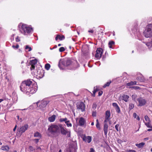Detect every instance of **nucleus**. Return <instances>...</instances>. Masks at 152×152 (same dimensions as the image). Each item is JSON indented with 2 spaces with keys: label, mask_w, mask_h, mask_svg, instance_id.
I'll return each mask as SVG.
<instances>
[{
  "label": "nucleus",
  "mask_w": 152,
  "mask_h": 152,
  "mask_svg": "<svg viewBox=\"0 0 152 152\" xmlns=\"http://www.w3.org/2000/svg\"><path fill=\"white\" fill-rule=\"evenodd\" d=\"M47 134L49 137L56 138L60 134L59 125L53 124L48 126Z\"/></svg>",
  "instance_id": "obj_1"
},
{
  "label": "nucleus",
  "mask_w": 152,
  "mask_h": 152,
  "mask_svg": "<svg viewBox=\"0 0 152 152\" xmlns=\"http://www.w3.org/2000/svg\"><path fill=\"white\" fill-rule=\"evenodd\" d=\"M20 90L24 93L29 96L35 93L37 91V87L36 86H32V87H28L24 84L21 83L20 86Z\"/></svg>",
  "instance_id": "obj_2"
},
{
  "label": "nucleus",
  "mask_w": 152,
  "mask_h": 152,
  "mask_svg": "<svg viewBox=\"0 0 152 152\" xmlns=\"http://www.w3.org/2000/svg\"><path fill=\"white\" fill-rule=\"evenodd\" d=\"M60 133L63 136H66V138H70L71 136V132L70 130H68L66 128L62 126L61 124H59Z\"/></svg>",
  "instance_id": "obj_3"
},
{
  "label": "nucleus",
  "mask_w": 152,
  "mask_h": 152,
  "mask_svg": "<svg viewBox=\"0 0 152 152\" xmlns=\"http://www.w3.org/2000/svg\"><path fill=\"white\" fill-rule=\"evenodd\" d=\"M144 36L146 38L152 36V24L148 25L147 28L143 32Z\"/></svg>",
  "instance_id": "obj_4"
},
{
  "label": "nucleus",
  "mask_w": 152,
  "mask_h": 152,
  "mask_svg": "<svg viewBox=\"0 0 152 152\" xmlns=\"http://www.w3.org/2000/svg\"><path fill=\"white\" fill-rule=\"evenodd\" d=\"M32 30V28L28 26L26 24H22L21 29L20 31L21 33L25 34L26 33H30Z\"/></svg>",
  "instance_id": "obj_5"
},
{
  "label": "nucleus",
  "mask_w": 152,
  "mask_h": 152,
  "mask_svg": "<svg viewBox=\"0 0 152 152\" xmlns=\"http://www.w3.org/2000/svg\"><path fill=\"white\" fill-rule=\"evenodd\" d=\"M105 120L104 121V125L103 127V130L105 136L107 137V133L108 132V126L107 124V122L110 119L109 118L107 119L105 118Z\"/></svg>",
  "instance_id": "obj_6"
},
{
  "label": "nucleus",
  "mask_w": 152,
  "mask_h": 152,
  "mask_svg": "<svg viewBox=\"0 0 152 152\" xmlns=\"http://www.w3.org/2000/svg\"><path fill=\"white\" fill-rule=\"evenodd\" d=\"M76 107L77 109L80 110L82 112L85 110V104L83 102H79L77 103Z\"/></svg>",
  "instance_id": "obj_7"
},
{
  "label": "nucleus",
  "mask_w": 152,
  "mask_h": 152,
  "mask_svg": "<svg viewBox=\"0 0 152 152\" xmlns=\"http://www.w3.org/2000/svg\"><path fill=\"white\" fill-rule=\"evenodd\" d=\"M96 52L95 57L97 59H99L102 56L103 53V50L100 48H98Z\"/></svg>",
  "instance_id": "obj_8"
},
{
  "label": "nucleus",
  "mask_w": 152,
  "mask_h": 152,
  "mask_svg": "<svg viewBox=\"0 0 152 152\" xmlns=\"http://www.w3.org/2000/svg\"><path fill=\"white\" fill-rule=\"evenodd\" d=\"M137 101L139 103L138 106H142L145 104L146 101L145 99L142 97H139L137 99Z\"/></svg>",
  "instance_id": "obj_9"
},
{
  "label": "nucleus",
  "mask_w": 152,
  "mask_h": 152,
  "mask_svg": "<svg viewBox=\"0 0 152 152\" xmlns=\"http://www.w3.org/2000/svg\"><path fill=\"white\" fill-rule=\"evenodd\" d=\"M72 62L71 60L68 59L62 61L61 63L64 66H70Z\"/></svg>",
  "instance_id": "obj_10"
},
{
  "label": "nucleus",
  "mask_w": 152,
  "mask_h": 152,
  "mask_svg": "<svg viewBox=\"0 0 152 152\" xmlns=\"http://www.w3.org/2000/svg\"><path fill=\"white\" fill-rule=\"evenodd\" d=\"M44 71L42 69H39L37 71V76L39 78H42L44 75Z\"/></svg>",
  "instance_id": "obj_11"
},
{
  "label": "nucleus",
  "mask_w": 152,
  "mask_h": 152,
  "mask_svg": "<svg viewBox=\"0 0 152 152\" xmlns=\"http://www.w3.org/2000/svg\"><path fill=\"white\" fill-rule=\"evenodd\" d=\"M33 81L32 79H28L23 81L22 83L28 86V87H32L31 86Z\"/></svg>",
  "instance_id": "obj_12"
},
{
  "label": "nucleus",
  "mask_w": 152,
  "mask_h": 152,
  "mask_svg": "<svg viewBox=\"0 0 152 152\" xmlns=\"http://www.w3.org/2000/svg\"><path fill=\"white\" fill-rule=\"evenodd\" d=\"M28 125L27 124H25L20 128L19 132L21 133H24L28 129Z\"/></svg>",
  "instance_id": "obj_13"
},
{
  "label": "nucleus",
  "mask_w": 152,
  "mask_h": 152,
  "mask_svg": "<svg viewBox=\"0 0 152 152\" xmlns=\"http://www.w3.org/2000/svg\"><path fill=\"white\" fill-rule=\"evenodd\" d=\"M79 66V64L77 61H74L72 62L70 67L72 69H75Z\"/></svg>",
  "instance_id": "obj_14"
},
{
  "label": "nucleus",
  "mask_w": 152,
  "mask_h": 152,
  "mask_svg": "<svg viewBox=\"0 0 152 152\" xmlns=\"http://www.w3.org/2000/svg\"><path fill=\"white\" fill-rule=\"evenodd\" d=\"M83 140L85 142L89 143L92 140V137L90 136L84 135L83 138Z\"/></svg>",
  "instance_id": "obj_15"
},
{
  "label": "nucleus",
  "mask_w": 152,
  "mask_h": 152,
  "mask_svg": "<svg viewBox=\"0 0 152 152\" xmlns=\"http://www.w3.org/2000/svg\"><path fill=\"white\" fill-rule=\"evenodd\" d=\"M86 121L85 119L83 118H80L79 121V125L81 126H83L86 123Z\"/></svg>",
  "instance_id": "obj_16"
},
{
  "label": "nucleus",
  "mask_w": 152,
  "mask_h": 152,
  "mask_svg": "<svg viewBox=\"0 0 152 152\" xmlns=\"http://www.w3.org/2000/svg\"><path fill=\"white\" fill-rule=\"evenodd\" d=\"M99 90V89L98 87L96 86L94 87V88L93 94H92V96L95 97V93Z\"/></svg>",
  "instance_id": "obj_17"
},
{
  "label": "nucleus",
  "mask_w": 152,
  "mask_h": 152,
  "mask_svg": "<svg viewBox=\"0 0 152 152\" xmlns=\"http://www.w3.org/2000/svg\"><path fill=\"white\" fill-rule=\"evenodd\" d=\"M47 104V102L46 101H42L39 106L41 108H44L46 106Z\"/></svg>",
  "instance_id": "obj_18"
},
{
  "label": "nucleus",
  "mask_w": 152,
  "mask_h": 152,
  "mask_svg": "<svg viewBox=\"0 0 152 152\" xmlns=\"http://www.w3.org/2000/svg\"><path fill=\"white\" fill-rule=\"evenodd\" d=\"M56 116L55 115H53L50 117H49L48 120L50 122H53L56 119Z\"/></svg>",
  "instance_id": "obj_19"
},
{
  "label": "nucleus",
  "mask_w": 152,
  "mask_h": 152,
  "mask_svg": "<svg viewBox=\"0 0 152 152\" xmlns=\"http://www.w3.org/2000/svg\"><path fill=\"white\" fill-rule=\"evenodd\" d=\"M129 98L128 95L123 94L122 96V99L126 102H127Z\"/></svg>",
  "instance_id": "obj_20"
},
{
  "label": "nucleus",
  "mask_w": 152,
  "mask_h": 152,
  "mask_svg": "<svg viewBox=\"0 0 152 152\" xmlns=\"http://www.w3.org/2000/svg\"><path fill=\"white\" fill-rule=\"evenodd\" d=\"M110 110H107L105 112V118L110 119Z\"/></svg>",
  "instance_id": "obj_21"
},
{
  "label": "nucleus",
  "mask_w": 152,
  "mask_h": 152,
  "mask_svg": "<svg viewBox=\"0 0 152 152\" xmlns=\"http://www.w3.org/2000/svg\"><path fill=\"white\" fill-rule=\"evenodd\" d=\"M145 144V143L144 142H141L139 144H135V145L136 146H137L138 148H142Z\"/></svg>",
  "instance_id": "obj_22"
},
{
  "label": "nucleus",
  "mask_w": 152,
  "mask_h": 152,
  "mask_svg": "<svg viewBox=\"0 0 152 152\" xmlns=\"http://www.w3.org/2000/svg\"><path fill=\"white\" fill-rule=\"evenodd\" d=\"M37 60L36 59H35L30 61L29 63L30 65H35L37 64Z\"/></svg>",
  "instance_id": "obj_23"
},
{
  "label": "nucleus",
  "mask_w": 152,
  "mask_h": 152,
  "mask_svg": "<svg viewBox=\"0 0 152 152\" xmlns=\"http://www.w3.org/2000/svg\"><path fill=\"white\" fill-rule=\"evenodd\" d=\"M115 42L113 41H110L108 43V46L110 48H113V46L114 45Z\"/></svg>",
  "instance_id": "obj_24"
},
{
  "label": "nucleus",
  "mask_w": 152,
  "mask_h": 152,
  "mask_svg": "<svg viewBox=\"0 0 152 152\" xmlns=\"http://www.w3.org/2000/svg\"><path fill=\"white\" fill-rule=\"evenodd\" d=\"M137 85V82L136 81H131L130 82L127 83L126 84V85L128 86H132L133 85Z\"/></svg>",
  "instance_id": "obj_25"
},
{
  "label": "nucleus",
  "mask_w": 152,
  "mask_h": 152,
  "mask_svg": "<svg viewBox=\"0 0 152 152\" xmlns=\"http://www.w3.org/2000/svg\"><path fill=\"white\" fill-rule=\"evenodd\" d=\"M138 80L141 82H144L145 80L144 78L142 76H140L137 78Z\"/></svg>",
  "instance_id": "obj_26"
},
{
  "label": "nucleus",
  "mask_w": 152,
  "mask_h": 152,
  "mask_svg": "<svg viewBox=\"0 0 152 152\" xmlns=\"http://www.w3.org/2000/svg\"><path fill=\"white\" fill-rule=\"evenodd\" d=\"M1 149L3 150L8 151L9 150L10 148L8 146L6 145L5 146H2Z\"/></svg>",
  "instance_id": "obj_27"
},
{
  "label": "nucleus",
  "mask_w": 152,
  "mask_h": 152,
  "mask_svg": "<svg viewBox=\"0 0 152 152\" xmlns=\"http://www.w3.org/2000/svg\"><path fill=\"white\" fill-rule=\"evenodd\" d=\"M34 137L41 138V134L37 132L34 133Z\"/></svg>",
  "instance_id": "obj_28"
},
{
  "label": "nucleus",
  "mask_w": 152,
  "mask_h": 152,
  "mask_svg": "<svg viewBox=\"0 0 152 152\" xmlns=\"http://www.w3.org/2000/svg\"><path fill=\"white\" fill-rule=\"evenodd\" d=\"M115 128L117 131H120L121 129V126L118 124H116L115 126Z\"/></svg>",
  "instance_id": "obj_29"
},
{
  "label": "nucleus",
  "mask_w": 152,
  "mask_h": 152,
  "mask_svg": "<svg viewBox=\"0 0 152 152\" xmlns=\"http://www.w3.org/2000/svg\"><path fill=\"white\" fill-rule=\"evenodd\" d=\"M96 127L97 129H98L99 130L101 128H100V124L99 123V121H98V119H97V120H96Z\"/></svg>",
  "instance_id": "obj_30"
},
{
  "label": "nucleus",
  "mask_w": 152,
  "mask_h": 152,
  "mask_svg": "<svg viewBox=\"0 0 152 152\" xmlns=\"http://www.w3.org/2000/svg\"><path fill=\"white\" fill-rule=\"evenodd\" d=\"M58 39L60 40H62L65 39V37L64 35H60L59 34H58Z\"/></svg>",
  "instance_id": "obj_31"
},
{
  "label": "nucleus",
  "mask_w": 152,
  "mask_h": 152,
  "mask_svg": "<svg viewBox=\"0 0 152 152\" xmlns=\"http://www.w3.org/2000/svg\"><path fill=\"white\" fill-rule=\"evenodd\" d=\"M134 107V105L132 103H130L129 104V110H131L133 109Z\"/></svg>",
  "instance_id": "obj_32"
},
{
  "label": "nucleus",
  "mask_w": 152,
  "mask_h": 152,
  "mask_svg": "<svg viewBox=\"0 0 152 152\" xmlns=\"http://www.w3.org/2000/svg\"><path fill=\"white\" fill-rule=\"evenodd\" d=\"M75 149L73 148H71L67 150L65 152H75Z\"/></svg>",
  "instance_id": "obj_33"
},
{
  "label": "nucleus",
  "mask_w": 152,
  "mask_h": 152,
  "mask_svg": "<svg viewBox=\"0 0 152 152\" xmlns=\"http://www.w3.org/2000/svg\"><path fill=\"white\" fill-rule=\"evenodd\" d=\"M70 122V121L69 120H67L65 122V123L66 124V125L67 127H71L72 126V124L71 123H69Z\"/></svg>",
  "instance_id": "obj_34"
},
{
  "label": "nucleus",
  "mask_w": 152,
  "mask_h": 152,
  "mask_svg": "<svg viewBox=\"0 0 152 152\" xmlns=\"http://www.w3.org/2000/svg\"><path fill=\"white\" fill-rule=\"evenodd\" d=\"M150 122H151L145 123V124L147 126V127L152 128V126L151 125Z\"/></svg>",
  "instance_id": "obj_35"
},
{
  "label": "nucleus",
  "mask_w": 152,
  "mask_h": 152,
  "mask_svg": "<svg viewBox=\"0 0 152 152\" xmlns=\"http://www.w3.org/2000/svg\"><path fill=\"white\" fill-rule=\"evenodd\" d=\"M50 67V65L49 64H46L45 65V68L47 70H48Z\"/></svg>",
  "instance_id": "obj_36"
},
{
  "label": "nucleus",
  "mask_w": 152,
  "mask_h": 152,
  "mask_svg": "<svg viewBox=\"0 0 152 152\" xmlns=\"http://www.w3.org/2000/svg\"><path fill=\"white\" fill-rule=\"evenodd\" d=\"M111 83V81H110L109 82H107L103 86V87L104 88H105L106 87L109 86Z\"/></svg>",
  "instance_id": "obj_37"
},
{
  "label": "nucleus",
  "mask_w": 152,
  "mask_h": 152,
  "mask_svg": "<svg viewBox=\"0 0 152 152\" xmlns=\"http://www.w3.org/2000/svg\"><path fill=\"white\" fill-rule=\"evenodd\" d=\"M67 120V118H60L59 120V121L60 122H62L63 121L65 122H65Z\"/></svg>",
  "instance_id": "obj_38"
},
{
  "label": "nucleus",
  "mask_w": 152,
  "mask_h": 152,
  "mask_svg": "<svg viewBox=\"0 0 152 152\" xmlns=\"http://www.w3.org/2000/svg\"><path fill=\"white\" fill-rule=\"evenodd\" d=\"M145 120L147 122H151L150 119L148 116H147V115L145 116Z\"/></svg>",
  "instance_id": "obj_39"
},
{
  "label": "nucleus",
  "mask_w": 152,
  "mask_h": 152,
  "mask_svg": "<svg viewBox=\"0 0 152 152\" xmlns=\"http://www.w3.org/2000/svg\"><path fill=\"white\" fill-rule=\"evenodd\" d=\"M25 49L26 50H27L28 49V51H30L32 50V48L31 47H29L28 45L26 46Z\"/></svg>",
  "instance_id": "obj_40"
},
{
  "label": "nucleus",
  "mask_w": 152,
  "mask_h": 152,
  "mask_svg": "<svg viewBox=\"0 0 152 152\" xmlns=\"http://www.w3.org/2000/svg\"><path fill=\"white\" fill-rule=\"evenodd\" d=\"M28 148L30 151H35V149L31 146H30Z\"/></svg>",
  "instance_id": "obj_41"
},
{
  "label": "nucleus",
  "mask_w": 152,
  "mask_h": 152,
  "mask_svg": "<svg viewBox=\"0 0 152 152\" xmlns=\"http://www.w3.org/2000/svg\"><path fill=\"white\" fill-rule=\"evenodd\" d=\"M115 108L116 111L117 113H119L120 112V111H121L120 109V107H119L118 106Z\"/></svg>",
  "instance_id": "obj_42"
},
{
  "label": "nucleus",
  "mask_w": 152,
  "mask_h": 152,
  "mask_svg": "<svg viewBox=\"0 0 152 152\" xmlns=\"http://www.w3.org/2000/svg\"><path fill=\"white\" fill-rule=\"evenodd\" d=\"M59 51L60 52H62L65 50V49L64 47H61L59 49Z\"/></svg>",
  "instance_id": "obj_43"
},
{
  "label": "nucleus",
  "mask_w": 152,
  "mask_h": 152,
  "mask_svg": "<svg viewBox=\"0 0 152 152\" xmlns=\"http://www.w3.org/2000/svg\"><path fill=\"white\" fill-rule=\"evenodd\" d=\"M132 97L133 100H135L137 97V95L136 94H133L132 96Z\"/></svg>",
  "instance_id": "obj_44"
},
{
  "label": "nucleus",
  "mask_w": 152,
  "mask_h": 152,
  "mask_svg": "<svg viewBox=\"0 0 152 152\" xmlns=\"http://www.w3.org/2000/svg\"><path fill=\"white\" fill-rule=\"evenodd\" d=\"M12 47L14 49H17L19 48V45L18 44H17L16 46L14 45H13L12 46Z\"/></svg>",
  "instance_id": "obj_45"
},
{
  "label": "nucleus",
  "mask_w": 152,
  "mask_h": 152,
  "mask_svg": "<svg viewBox=\"0 0 152 152\" xmlns=\"http://www.w3.org/2000/svg\"><path fill=\"white\" fill-rule=\"evenodd\" d=\"M113 106L115 108L116 107H118V104L116 103H113Z\"/></svg>",
  "instance_id": "obj_46"
},
{
  "label": "nucleus",
  "mask_w": 152,
  "mask_h": 152,
  "mask_svg": "<svg viewBox=\"0 0 152 152\" xmlns=\"http://www.w3.org/2000/svg\"><path fill=\"white\" fill-rule=\"evenodd\" d=\"M113 106L115 108L116 107H118V104L116 103H113Z\"/></svg>",
  "instance_id": "obj_47"
},
{
  "label": "nucleus",
  "mask_w": 152,
  "mask_h": 152,
  "mask_svg": "<svg viewBox=\"0 0 152 152\" xmlns=\"http://www.w3.org/2000/svg\"><path fill=\"white\" fill-rule=\"evenodd\" d=\"M31 66L30 67V69L31 70H34L35 68V65H31Z\"/></svg>",
  "instance_id": "obj_48"
},
{
  "label": "nucleus",
  "mask_w": 152,
  "mask_h": 152,
  "mask_svg": "<svg viewBox=\"0 0 152 152\" xmlns=\"http://www.w3.org/2000/svg\"><path fill=\"white\" fill-rule=\"evenodd\" d=\"M97 107V104L96 103H94L92 105V108H96Z\"/></svg>",
  "instance_id": "obj_49"
},
{
  "label": "nucleus",
  "mask_w": 152,
  "mask_h": 152,
  "mask_svg": "<svg viewBox=\"0 0 152 152\" xmlns=\"http://www.w3.org/2000/svg\"><path fill=\"white\" fill-rule=\"evenodd\" d=\"M131 88H133L134 89H135V90H137L140 88L139 86H133V87H131Z\"/></svg>",
  "instance_id": "obj_50"
},
{
  "label": "nucleus",
  "mask_w": 152,
  "mask_h": 152,
  "mask_svg": "<svg viewBox=\"0 0 152 152\" xmlns=\"http://www.w3.org/2000/svg\"><path fill=\"white\" fill-rule=\"evenodd\" d=\"M126 152H136V151L133 150H127Z\"/></svg>",
  "instance_id": "obj_51"
},
{
  "label": "nucleus",
  "mask_w": 152,
  "mask_h": 152,
  "mask_svg": "<svg viewBox=\"0 0 152 152\" xmlns=\"http://www.w3.org/2000/svg\"><path fill=\"white\" fill-rule=\"evenodd\" d=\"M15 41L16 42H19L20 41V40L19 38V37L18 36L16 38H15Z\"/></svg>",
  "instance_id": "obj_52"
},
{
  "label": "nucleus",
  "mask_w": 152,
  "mask_h": 152,
  "mask_svg": "<svg viewBox=\"0 0 152 152\" xmlns=\"http://www.w3.org/2000/svg\"><path fill=\"white\" fill-rule=\"evenodd\" d=\"M103 94V91H99L98 93V96H100L102 95Z\"/></svg>",
  "instance_id": "obj_53"
},
{
  "label": "nucleus",
  "mask_w": 152,
  "mask_h": 152,
  "mask_svg": "<svg viewBox=\"0 0 152 152\" xmlns=\"http://www.w3.org/2000/svg\"><path fill=\"white\" fill-rule=\"evenodd\" d=\"M39 139H34L33 140L35 141V142L36 143H37L39 141Z\"/></svg>",
  "instance_id": "obj_54"
},
{
  "label": "nucleus",
  "mask_w": 152,
  "mask_h": 152,
  "mask_svg": "<svg viewBox=\"0 0 152 152\" xmlns=\"http://www.w3.org/2000/svg\"><path fill=\"white\" fill-rule=\"evenodd\" d=\"M92 115L93 116H96V112L94 111L92 113Z\"/></svg>",
  "instance_id": "obj_55"
},
{
  "label": "nucleus",
  "mask_w": 152,
  "mask_h": 152,
  "mask_svg": "<svg viewBox=\"0 0 152 152\" xmlns=\"http://www.w3.org/2000/svg\"><path fill=\"white\" fill-rule=\"evenodd\" d=\"M88 32L91 33H93L94 32V31L93 30L91 29L88 31Z\"/></svg>",
  "instance_id": "obj_56"
},
{
  "label": "nucleus",
  "mask_w": 152,
  "mask_h": 152,
  "mask_svg": "<svg viewBox=\"0 0 152 152\" xmlns=\"http://www.w3.org/2000/svg\"><path fill=\"white\" fill-rule=\"evenodd\" d=\"M133 116L134 118H136L137 116V114L136 113H133Z\"/></svg>",
  "instance_id": "obj_57"
},
{
  "label": "nucleus",
  "mask_w": 152,
  "mask_h": 152,
  "mask_svg": "<svg viewBox=\"0 0 152 152\" xmlns=\"http://www.w3.org/2000/svg\"><path fill=\"white\" fill-rule=\"evenodd\" d=\"M89 152H94V150L93 148H91Z\"/></svg>",
  "instance_id": "obj_58"
},
{
  "label": "nucleus",
  "mask_w": 152,
  "mask_h": 152,
  "mask_svg": "<svg viewBox=\"0 0 152 152\" xmlns=\"http://www.w3.org/2000/svg\"><path fill=\"white\" fill-rule=\"evenodd\" d=\"M58 39V34H57L56 35V37L55 38V40L56 41H57Z\"/></svg>",
  "instance_id": "obj_59"
},
{
  "label": "nucleus",
  "mask_w": 152,
  "mask_h": 152,
  "mask_svg": "<svg viewBox=\"0 0 152 152\" xmlns=\"http://www.w3.org/2000/svg\"><path fill=\"white\" fill-rule=\"evenodd\" d=\"M17 125H16L15 126V127H14V128L13 129V131L14 132V131H15V130L16 129V128H17Z\"/></svg>",
  "instance_id": "obj_60"
},
{
  "label": "nucleus",
  "mask_w": 152,
  "mask_h": 152,
  "mask_svg": "<svg viewBox=\"0 0 152 152\" xmlns=\"http://www.w3.org/2000/svg\"><path fill=\"white\" fill-rule=\"evenodd\" d=\"M137 120H138V121H139L140 120V118L138 116H137Z\"/></svg>",
  "instance_id": "obj_61"
},
{
  "label": "nucleus",
  "mask_w": 152,
  "mask_h": 152,
  "mask_svg": "<svg viewBox=\"0 0 152 152\" xmlns=\"http://www.w3.org/2000/svg\"><path fill=\"white\" fill-rule=\"evenodd\" d=\"M148 131L149 132L151 131H152V129H148Z\"/></svg>",
  "instance_id": "obj_62"
},
{
  "label": "nucleus",
  "mask_w": 152,
  "mask_h": 152,
  "mask_svg": "<svg viewBox=\"0 0 152 152\" xmlns=\"http://www.w3.org/2000/svg\"><path fill=\"white\" fill-rule=\"evenodd\" d=\"M3 100H4L3 99H0V103Z\"/></svg>",
  "instance_id": "obj_63"
},
{
  "label": "nucleus",
  "mask_w": 152,
  "mask_h": 152,
  "mask_svg": "<svg viewBox=\"0 0 152 152\" xmlns=\"http://www.w3.org/2000/svg\"><path fill=\"white\" fill-rule=\"evenodd\" d=\"M94 122H92L91 123V125L92 126H93V125H94Z\"/></svg>",
  "instance_id": "obj_64"
}]
</instances>
